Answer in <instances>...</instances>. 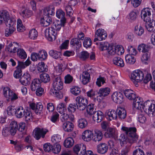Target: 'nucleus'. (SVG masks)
<instances>
[{"mask_svg": "<svg viewBox=\"0 0 155 155\" xmlns=\"http://www.w3.org/2000/svg\"><path fill=\"white\" fill-rule=\"evenodd\" d=\"M25 111V110L22 106L18 107L16 108V110L15 114L16 117L19 118L23 117Z\"/></svg>", "mask_w": 155, "mask_h": 155, "instance_id": "nucleus-33", "label": "nucleus"}, {"mask_svg": "<svg viewBox=\"0 0 155 155\" xmlns=\"http://www.w3.org/2000/svg\"><path fill=\"white\" fill-rule=\"evenodd\" d=\"M16 30L15 28L7 27L5 31V34L6 36L11 35Z\"/></svg>", "mask_w": 155, "mask_h": 155, "instance_id": "nucleus-58", "label": "nucleus"}, {"mask_svg": "<svg viewBox=\"0 0 155 155\" xmlns=\"http://www.w3.org/2000/svg\"><path fill=\"white\" fill-rule=\"evenodd\" d=\"M41 83L39 79H35L31 84V89L32 91H35L40 87Z\"/></svg>", "mask_w": 155, "mask_h": 155, "instance_id": "nucleus-27", "label": "nucleus"}, {"mask_svg": "<svg viewBox=\"0 0 155 155\" xmlns=\"http://www.w3.org/2000/svg\"><path fill=\"white\" fill-rule=\"evenodd\" d=\"M82 150L81 152L82 155H94L91 151L90 150L86 151V147L85 145H82Z\"/></svg>", "mask_w": 155, "mask_h": 155, "instance_id": "nucleus-59", "label": "nucleus"}, {"mask_svg": "<svg viewBox=\"0 0 155 155\" xmlns=\"http://www.w3.org/2000/svg\"><path fill=\"white\" fill-rule=\"evenodd\" d=\"M110 90L109 87H105L100 88L98 92L100 97H105L107 96L110 93Z\"/></svg>", "mask_w": 155, "mask_h": 155, "instance_id": "nucleus-29", "label": "nucleus"}, {"mask_svg": "<svg viewBox=\"0 0 155 155\" xmlns=\"http://www.w3.org/2000/svg\"><path fill=\"white\" fill-rule=\"evenodd\" d=\"M87 111L90 115L93 114V119L94 121L97 123L101 122L104 117V114L101 111H96L95 106L94 104H91L87 106Z\"/></svg>", "mask_w": 155, "mask_h": 155, "instance_id": "nucleus-2", "label": "nucleus"}, {"mask_svg": "<svg viewBox=\"0 0 155 155\" xmlns=\"http://www.w3.org/2000/svg\"><path fill=\"white\" fill-rule=\"evenodd\" d=\"M143 109L150 116L152 117L155 114V104L147 100L144 103Z\"/></svg>", "mask_w": 155, "mask_h": 155, "instance_id": "nucleus-5", "label": "nucleus"}, {"mask_svg": "<svg viewBox=\"0 0 155 155\" xmlns=\"http://www.w3.org/2000/svg\"><path fill=\"white\" fill-rule=\"evenodd\" d=\"M17 28L18 31L19 32H22L25 30V27L20 19H18L17 20Z\"/></svg>", "mask_w": 155, "mask_h": 155, "instance_id": "nucleus-50", "label": "nucleus"}, {"mask_svg": "<svg viewBox=\"0 0 155 155\" xmlns=\"http://www.w3.org/2000/svg\"><path fill=\"white\" fill-rule=\"evenodd\" d=\"M115 48L116 54L120 55L124 53V50L122 45H118L115 46Z\"/></svg>", "mask_w": 155, "mask_h": 155, "instance_id": "nucleus-46", "label": "nucleus"}, {"mask_svg": "<svg viewBox=\"0 0 155 155\" xmlns=\"http://www.w3.org/2000/svg\"><path fill=\"white\" fill-rule=\"evenodd\" d=\"M111 98L114 102L120 104L123 101V95L120 92L115 91L112 94Z\"/></svg>", "mask_w": 155, "mask_h": 155, "instance_id": "nucleus-13", "label": "nucleus"}, {"mask_svg": "<svg viewBox=\"0 0 155 155\" xmlns=\"http://www.w3.org/2000/svg\"><path fill=\"white\" fill-rule=\"evenodd\" d=\"M28 36L30 39H35L38 36V32L35 29H31L29 31Z\"/></svg>", "mask_w": 155, "mask_h": 155, "instance_id": "nucleus-45", "label": "nucleus"}, {"mask_svg": "<svg viewBox=\"0 0 155 155\" xmlns=\"http://www.w3.org/2000/svg\"><path fill=\"white\" fill-rule=\"evenodd\" d=\"M97 150L98 153L103 154L107 152L108 150V147L105 143H100L97 145Z\"/></svg>", "mask_w": 155, "mask_h": 155, "instance_id": "nucleus-21", "label": "nucleus"}, {"mask_svg": "<svg viewBox=\"0 0 155 155\" xmlns=\"http://www.w3.org/2000/svg\"><path fill=\"white\" fill-rule=\"evenodd\" d=\"M70 44L76 48H79L81 46V41L76 38H73L70 41Z\"/></svg>", "mask_w": 155, "mask_h": 155, "instance_id": "nucleus-38", "label": "nucleus"}, {"mask_svg": "<svg viewBox=\"0 0 155 155\" xmlns=\"http://www.w3.org/2000/svg\"><path fill=\"white\" fill-rule=\"evenodd\" d=\"M103 134L101 130L97 129L94 130L93 133V140L95 142H99L102 139Z\"/></svg>", "mask_w": 155, "mask_h": 155, "instance_id": "nucleus-16", "label": "nucleus"}, {"mask_svg": "<svg viewBox=\"0 0 155 155\" xmlns=\"http://www.w3.org/2000/svg\"><path fill=\"white\" fill-rule=\"evenodd\" d=\"M18 44L16 42L10 43L7 47L6 50L10 53H15L17 51Z\"/></svg>", "mask_w": 155, "mask_h": 155, "instance_id": "nucleus-18", "label": "nucleus"}, {"mask_svg": "<svg viewBox=\"0 0 155 155\" xmlns=\"http://www.w3.org/2000/svg\"><path fill=\"white\" fill-rule=\"evenodd\" d=\"M58 111L60 114L63 113L65 110V106L64 104L60 103L58 105L57 107Z\"/></svg>", "mask_w": 155, "mask_h": 155, "instance_id": "nucleus-53", "label": "nucleus"}, {"mask_svg": "<svg viewBox=\"0 0 155 155\" xmlns=\"http://www.w3.org/2000/svg\"><path fill=\"white\" fill-rule=\"evenodd\" d=\"M89 56V53L86 51H83L81 52L80 55V58L82 60H85L87 59Z\"/></svg>", "mask_w": 155, "mask_h": 155, "instance_id": "nucleus-57", "label": "nucleus"}, {"mask_svg": "<svg viewBox=\"0 0 155 155\" xmlns=\"http://www.w3.org/2000/svg\"><path fill=\"white\" fill-rule=\"evenodd\" d=\"M95 35L99 37L100 41L104 40L107 37V35L104 30L102 29H99L96 31Z\"/></svg>", "mask_w": 155, "mask_h": 155, "instance_id": "nucleus-25", "label": "nucleus"}, {"mask_svg": "<svg viewBox=\"0 0 155 155\" xmlns=\"http://www.w3.org/2000/svg\"><path fill=\"white\" fill-rule=\"evenodd\" d=\"M17 55L21 59H25L27 57V54L25 51L22 49H17Z\"/></svg>", "mask_w": 155, "mask_h": 155, "instance_id": "nucleus-48", "label": "nucleus"}, {"mask_svg": "<svg viewBox=\"0 0 155 155\" xmlns=\"http://www.w3.org/2000/svg\"><path fill=\"white\" fill-rule=\"evenodd\" d=\"M127 50L129 52V54H128L130 55L135 56L137 53L136 49L132 46H129Z\"/></svg>", "mask_w": 155, "mask_h": 155, "instance_id": "nucleus-60", "label": "nucleus"}, {"mask_svg": "<svg viewBox=\"0 0 155 155\" xmlns=\"http://www.w3.org/2000/svg\"><path fill=\"white\" fill-rule=\"evenodd\" d=\"M63 82L60 77H57L55 78L53 81L52 84L54 89H51L50 91V94L51 95L58 97L59 94L58 91L62 89L63 87Z\"/></svg>", "mask_w": 155, "mask_h": 155, "instance_id": "nucleus-4", "label": "nucleus"}, {"mask_svg": "<svg viewBox=\"0 0 155 155\" xmlns=\"http://www.w3.org/2000/svg\"><path fill=\"white\" fill-rule=\"evenodd\" d=\"M137 120L140 123L144 124L146 122L147 119L144 115L140 114L138 116Z\"/></svg>", "mask_w": 155, "mask_h": 155, "instance_id": "nucleus-62", "label": "nucleus"}, {"mask_svg": "<svg viewBox=\"0 0 155 155\" xmlns=\"http://www.w3.org/2000/svg\"><path fill=\"white\" fill-rule=\"evenodd\" d=\"M137 13L134 11H131L126 17L127 20L130 22H133L137 18Z\"/></svg>", "mask_w": 155, "mask_h": 155, "instance_id": "nucleus-31", "label": "nucleus"}, {"mask_svg": "<svg viewBox=\"0 0 155 155\" xmlns=\"http://www.w3.org/2000/svg\"><path fill=\"white\" fill-rule=\"evenodd\" d=\"M24 114L23 117L26 121L28 122L32 120L33 117L32 114L29 109L26 110Z\"/></svg>", "mask_w": 155, "mask_h": 155, "instance_id": "nucleus-40", "label": "nucleus"}, {"mask_svg": "<svg viewBox=\"0 0 155 155\" xmlns=\"http://www.w3.org/2000/svg\"><path fill=\"white\" fill-rule=\"evenodd\" d=\"M39 57V60H43L46 59L47 57V52L44 50L40 51L38 53Z\"/></svg>", "mask_w": 155, "mask_h": 155, "instance_id": "nucleus-49", "label": "nucleus"}, {"mask_svg": "<svg viewBox=\"0 0 155 155\" xmlns=\"http://www.w3.org/2000/svg\"><path fill=\"white\" fill-rule=\"evenodd\" d=\"M133 107L134 110L142 109L144 106L143 99L140 97H137L134 100Z\"/></svg>", "mask_w": 155, "mask_h": 155, "instance_id": "nucleus-12", "label": "nucleus"}, {"mask_svg": "<svg viewBox=\"0 0 155 155\" xmlns=\"http://www.w3.org/2000/svg\"><path fill=\"white\" fill-rule=\"evenodd\" d=\"M48 130L44 128H37L34 130V136L37 140H39L41 138H44Z\"/></svg>", "mask_w": 155, "mask_h": 155, "instance_id": "nucleus-10", "label": "nucleus"}, {"mask_svg": "<svg viewBox=\"0 0 155 155\" xmlns=\"http://www.w3.org/2000/svg\"><path fill=\"white\" fill-rule=\"evenodd\" d=\"M65 13L61 10H58L57 11L56 16L59 19H61V21L63 23H65L66 19L64 17Z\"/></svg>", "mask_w": 155, "mask_h": 155, "instance_id": "nucleus-35", "label": "nucleus"}, {"mask_svg": "<svg viewBox=\"0 0 155 155\" xmlns=\"http://www.w3.org/2000/svg\"><path fill=\"white\" fill-rule=\"evenodd\" d=\"M74 142V140L72 137H68L64 141V146L67 148L71 147L73 145Z\"/></svg>", "mask_w": 155, "mask_h": 155, "instance_id": "nucleus-37", "label": "nucleus"}, {"mask_svg": "<svg viewBox=\"0 0 155 155\" xmlns=\"http://www.w3.org/2000/svg\"><path fill=\"white\" fill-rule=\"evenodd\" d=\"M44 15L47 17H50V15H54V8L53 6L48 7L44 9Z\"/></svg>", "mask_w": 155, "mask_h": 155, "instance_id": "nucleus-30", "label": "nucleus"}, {"mask_svg": "<svg viewBox=\"0 0 155 155\" xmlns=\"http://www.w3.org/2000/svg\"><path fill=\"white\" fill-rule=\"evenodd\" d=\"M52 19L51 17L46 16L41 18L40 20L41 24L44 26H47L51 22Z\"/></svg>", "mask_w": 155, "mask_h": 155, "instance_id": "nucleus-32", "label": "nucleus"}, {"mask_svg": "<svg viewBox=\"0 0 155 155\" xmlns=\"http://www.w3.org/2000/svg\"><path fill=\"white\" fill-rule=\"evenodd\" d=\"M76 104L78 109L80 110H84L88 104V101L82 96H78L75 99Z\"/></svg>", "mask_w": 155, "mask_h": 155, "instance_id": "nucleus-7", "label": "nucleus"}, {"mask_svg": "<svg viewBox=\"0 0 155 155\" xmlns=\"http://www.w3.org/2000/svg\"><path fill=\"white\" fill-rule=\"evenodd\" d=\"M16 109H15V107L12 106H10L7 109V112L8 115H13L15 114Z\"/></svg>", "mask_w": 155, "mask_h": 155, "instance_id": "nucleus-55", "label": "nucleus"}, {"mask_svg": "<svg viewBox=\"0 0 155 155\" xmlns=\"http://www.w3.org/2000/svg\"><path fill=\"white\" fill-rule=\"evenodd\" d=\"M12 91L8 87H5L3 89V94L4 97L7 98L12 93Z\"/></svg>", "mask_w": 155, "mask_h": 155, "instance_id": "nucleus-56", "label": "nucleus"}, {"mask_svg": "<svg viewBox=\"0 0 155 155\" xmlns=\"http://www.w3.org/2000/svg\"><path fill=\"white\" fill-rule=\"evenodd\" d=\"M150 49L149 46L144 44H141L139 45L138 47V50L139 51L143 53L149 52Z\"/></svg>", "mask_w": 155, "mask_h": 155, "instance_id": "nucleus-34", "label": "nucleus"}, {"mask_svg": "<svg viewBox=\"0 0 155 155\" xmlns=\"http://www.w3.org/2000/svg\"><path fill=\"white\" fill-rule=\"evenodd\" d=\"M45 33L46 38L49 41H52L56 39L57 33L54 28L50 27L47 28Z\"/></svg>", "mask_w": 155, "mask_h": 155, "instance_id": "nucleus-9", "label": "nucleus"}, {"mask_svg": "<svg viewBox=\"0 0 155 155\" xmlns=\"http://www.w3.org/2000/svg\"><path fill=\"white\" fill-rule=\"evenodd\" d=\"M124 92L126 97L129 100H133L136 98V94L133 90L127 89Z\"/></svg>", "mask_w": 155, "mask_h": 155, "instance_id": "nucleus-17", "label": "nucleus"}, {"mask_svg": "<svg viewBox=\"0 0 155 155\" xmlns=\"http://www.w3.org/2000/svg\"><path fill=\"white\" fill-rule=\"evenodd\" d=\"M117 114L119 119H124L127 116V112L124 108L122 107H118L117 110Z\"/></svg>", "mask_w": 155, "mask_h": 155, "instance_id": "nucleus-22", "label": "nucleus"}, {"mask_svg": "<svg viewBox=\"0 0 155 155\" xmlns=\"http://www.w3.org/2000/svg\"><path fill=\"white\" fill-rule=\"evenodd\" d=\"M130 78L134 83L140 82L143 79V73L142 71L140 70H135L131 74Z\"/></svg>", "mask_w": 155, "mask_h": 155, "instance_id": "nucleus-6", "label": "nucleus"}, {"mask_svg": "<svg viewBox=\"0 0 155 155\" xmlns=\"http://www.w3.org/2000/svg\"><path fill=\"white\" fill-rule=\"evenodd\" d=\"M120 144L121 147H125L121 150V155H128L130 150V147L133 144L131 142H127L125 141L124 139L122 138L120 140Z\"/></svg>", "mask_w": 155, "mask_h": 155, "instance_id": "nucleus-8", "label": "nucleus"}, {"mask_svg": "<svg viewBox=\"0 0 155 155\" xmlns=\"http://www.w3.org/2000/svg\"><path fill=\"white\" fill-rule=\"evenodd\" d=\"M49 54L51 56L56 59H58L61 56L60 52L53 50H50L49 52Z\"/></svg>", "mask_w": 155, "mask_h": 155, "instance_id": "nucleus-39", "label": "nucleus"}, {"mask_svg": "<svg viewBox=\"0 0 155 155\" xmlns=\"http://www.w3.org/2000/svg\"><path fill=\"white\" fill-rule=\"evenodd\" d=\"M80 77L82 82L84 84L88 83L90 79V74L87 71L83 72L81 74Z\"/></svg>", "mask_w": 155, "mask_h": 155, "instance_id": "nucleus-23", "label": "nucleus"}, {"mask_svg": "<svg viewBox=\"0 0 155 155\" xmlns=\"http://www.w3.org/2000/svg\"><path fill=\"white\" fill-rule=\"evenodd\" d=\"M126 62L130 64H133L136 61V59L133 56L127 54L125 57Z\"/></svg>", "mask_w": 155, "mask_h": 155, "instance_id": "nucleus-44", "label": "nucleus"}, {"mask_svg": "<svg viewBox=\"0 0 155 155\" xmlns=\"http://www.w3.org/2000/svg\"><path fill=\"white\" fill-rule=\"evenodd\" d=\"M152 9L149 8H144L141 11V16L142 18L145 22L149 21L151 20L150 17Z\"/></svg>", "mask_w": 155, "mask_h": 155, "instance_id": "nucleus-11", "label": "nucleus"}, {"mask_svg": "<svg viewBox=\"0 0 155 155\" xmlns=\"http://www.w3.org/2000/svg\"><path fill=\"white\" fill-rule=\"evenodd\" d=\"M150 54L149 52L144 53L141 57V59L142 63L146 64L147 61L150 58Z\"/></svg>", "mask_w": 155, "mask_h": 155, "instance_id": "nucleus-54", "label": "nucleus"}, {"mask_svg": "<svg viewBox=\"0 0 155 155\" xmlns=\"http://www.w3.org/2000/svg\"><path fill=\"white\" fill-rule=\"evenodd\" d=\"M20 14L23 18H26L30 17L32 13L31 11L26 9L22 11Z\"/></svg>", "mask_w": 155, "mask_h": 155, "instance_id": "nucleus-41", "label": "nucleus"}, {"mask_svg": "<svg viewBox=\"0 0 155 155\" xmlns=\"http://www.w3.org/2000/svg\"><path fill=\"white\" fill-rule=\"evenodd\" d=\"M121 130L125 132L128 136H125L124 134H122L120 136L119 140L123 138L124 139L125 141L130 142L132 143L137 140L138 136L136 134L137 129L135 127H128L122 126Z\"/></svg>", "mask_w": 155, "mask_h": 155, "instance_id": "nucleus-1", "label": "nucleus"}, {"mask_svg": "<svg viewBox=\"0 0 155 155\" xmlns=\"http://www.w3.org/2000/svg\"><path fill=\"white\" fill-rule=\"evenodd\" d=\"M115 135V130L111 128H109L105 133V135L107 137L113 138L114 137Z\"/></svg>", "mask_w": 155, "mask_h": 155, "instance_id": "nucleus-42", "label": "nucleus"}, {"mask_svg": "<svg viewBox=\"0 0 155 155\" xmlns=\"http://www.w3.org/2000/svg\"><path fill=\"white\" fill-rule=\"evenodd\" d=\"M78 126L81 129H83L86 127L88 124L87 121L84 118H81L78 120Z\"/></svg>", "mask_w": 155, "mask_h": 155, "instance_id": "nucleus-36", "label": "nucleus"}, {"mask_svg": "<svg viewBox=\"0 0 155 155\" xmlns=\"http://www.w3.org/2000/svg\"><path fill=\"white\" fill-rule=\"evenodd\" d=\"M12 93L9 95V97L7 98L8 101H14L18 98L17 95L15 93L12 91Z\"/></svg>", "mask_w": 155, "mask_h": 155, "instance_id": "nucleus-64", "label": "nucleus"}, {"mask_svg": "<svg viewBox=\"0 0 155 155\" xmlns=\"http://www.w3.org/2000/svg\"><path fill=\"white\" fill-rule=\"evenodd\" d=\"M4 21H6V24L7 27L15 28L16 21L14 19H10L8 12L6 11H0V24Z\"/></svg>", "mask_w": 155, "mask_h": 155, "instance_id": "nucleus-3", "label": "nucleus"}, {"mask_svg": "<svg viewBox=\"0 0 155 155\" xmlns=\"http://www.w3.org/2000/svg\"><path fill=\"white\" fill-rule=\"evenodd\" d=\"M47 66L43 62H39L38 64L37 69L40 72H44L47 70Z\"/></svg>", "mask_w": 155, "mask_h": 155, "instance_id": "nucleus-43", "label": "nucleus"}, {"mask_svg": "<svg viewBox=\"0 0 155 155\" xmlns=\"http://www.w3.org/2000/svg\"><path fill=\"white\" fill-rule=\"evenodd\" d=\"M146 22V28L147 31L151 32L155 31V21L150 20L149 21Z\"/></svg>", "mask_w": 155, "mask_h": 155, "instance_id": "nucleus-20", "label": "nucleus"}, {"mask_svg": "<svg viewBox=\"0 0 155 155\" xmlns=\"http://www.w3.org/2000/svg\"><path fill=\"white\" fill-rule=\"evenodd\" d=\"M62 127L65 131L70 132L73 130L74 125L71 122L67 121L63 123Z\"/></svg>", "mask_w": 155, "mask_h": 155, "instance_id": "nucleus-26", "label": "nucleus"}, {"mask_svg": "<svg viewBox=\"0 0 155 155\" xmlns=\"http://www.w3.org/2000/svg\"><path fill=\"white\" fill-rule=\"evenodd\" d=\"M31 80V76L28 72L24 73L19 79L20 82L23 85L26 86L30 84Z\"/></svg>", "mask_w": 155, "mask_h": 155, "instance_id": "nucleus-14", "label": "nucleus"}, {"mask_svg": "<svg viewBox=\"0 0 155 155\" xmlns=\"http://www.w3.org/2000/svg\"><path fill=\"white\" fill-rule=\"evenodd\" d=\"M134 31L137 35L140 36L144 33V30L141 26L137 25L135 27Z\"/></svg>", "mask_w": 155, "mask_h": 155, "instance_id": "nucleus-52", "label": "nucleus"}, {"mask_svg": "<svg viewBox=\"0 0 155 155\" xmlns=\"http://www.w3.org/2000/svg\"><path fill=\"white\" fill-rule=\"evenodd\" d=\"M40 78L41 80L45 83L49 82L50 80V78L49 75L46 73L41 74Z\"/></svg>", "mask_w": 155, "mask_h": 155, "instance_id": "nucleus-47", "label": "nucleus"}, {"mask_svg": "<svg viewBox=\"0 0 155 155\" xmlns=\"http://www.w3.org/2000/svg\"><path fill=\"white\" fill-rule=\"evenodd\" d=\"M71 92L75 95H78L81 92L80 88L78 87H74L71 89Z\"/></svg>", "mask_w": 155, "mask_h": 155, "instance_id": "nucleus-63", "label": "nucleus"}, {"mask_svg": "<svg viewBox=\"0 0 155 155\" xmlns=\"http://www.w3.org/2000/svg\"><path fill=\"white\" fill-rule=\"evenodd\" d=\"M93 132L89 130H85L82 134V138L83 140L86 141H89L92 138Z\"/></svg>", "mask_w": 155, "mask_h": 155, "instance_id": "nucleus-19", "label": "nucleus"}, {"mask_svg": "<svg viewBox=\"0 0 155 155\" xmlns=\"http://www.w3.org/2000/svg\"><path fill=\"white\" fill-rule=\"evenodd\" d=\"M92 44V41L90 38L85 37L84 39L83 45L84 47L86 48L90 47Z\"/></svg>", "mask_w": 155, "mask_h": 155, "instance_id": "nucleus-51", "label": "nucleus"}, {"mask_svg": "<svg viewBox=\"0 0 155 155\" xmlns=\"http://www.w3.org/2000/svg\"><path fill=\"white\" fill-rule=\"evenodd\" d=\"M10 133L12 135H14L16 132L18 128L17 122L15 120L12 121L9 125Z\"/></svg>", "mask_w": 155, "mask_h": 155, "instance_id": "nucleus-24", "label": "nucleus"}, {"mask_svg": "<svg viewBox=\"0 0 155 155\" xmlns=\"http://www.w3.org/2000/svg\"><path fill=\"white\" fill-rule=\"evenodd\" d=\"M105 115L106 118L109 120L116 119L117 117V111L113 109L107 110Z\"/></svg>", "mask_w": 155, "mask_h": 155, "instance_id": "nucleus-15", "label": "nucleus"}, {"mask_svg": "<svg viewBox=\"0 0 155 155\" xmlns=\"http://www.w3.org/2000/svg\"><path fill=\"white\" fill-rule=\"evenodd\" d=\"M112 61L114 64L120 67H123L124 65L123 60L118 57H114Z\"/></svg>", "mask_w": 155, "mask_h": 155, "instance_id": "nucleus-28", "label": "nucleus"}, {"mask_svg": "<svg viewBox=\"0 0 155 155\" xmlns=\"http://www.w3.org/2000/svg\"><path fill=\"white\" fill-rule=\"evenodd\" d=\"M43 110V106L40 103H38L37 104L35 112L37 114H41Z\"/></svg>", "mask_w": 155, "mask_h": 155, "instance_id": "nucleus-61", "label": "nucleus"}]
</instances>
